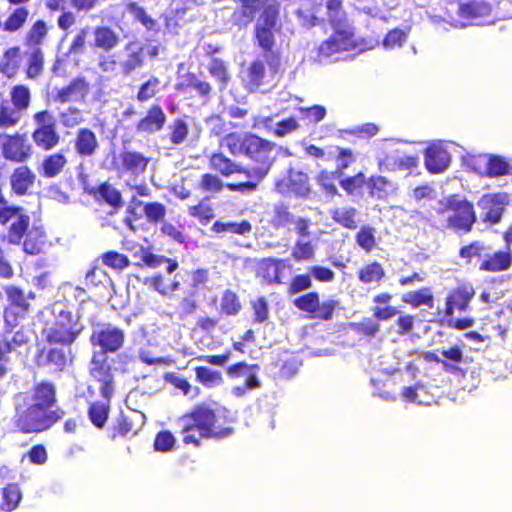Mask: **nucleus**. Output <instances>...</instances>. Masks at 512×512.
Listing matches in <instances>:
<instances>
[{"label":"nucleus","instance_id":"obj_1","mask_svg":"<svg viewBox=\"0 0 512 512\" xmlns=\"http://www.w3.org/2000/svg\"><path fill=\"white\" fill-rule=\"evenodd\" d=\"M13 424L22 434H40L50 430L65 416L58 405L56 385L49 380L34 383L15 396Z\"/></svg>","mask_w":512,"mask_h":512},{"label":"nucleus","instance_id":"obj_2","mask_svg":"<svg viewBox=\"0 0 512 512\" xmlns=\"http://www.w3.org/2000/svg\"><path fill=\"white\" fill-rule=\"evenodd\" d=\"M217 409L210 403L201 402L178 418L179 433L185 445L200 447L204 440H221L234 434L231 421L224 418L219 423Z\"/></svg>","mask_w":512,"mask_h":512},{"label":"nucleus","instance_id":"obj_3","mask_svg":"<svg viewBox=\"0 0 512 512\" xmlns=\"http://www.w3.org/2000/svg\"><path fill=\"white\" fill-rule=\"evenodd\" d=\"M325 6L327 21L334 33L318 48L321 59H329L337 53L351 50L356 46L354 31L348 22L342 0H327Z\"/></svg>","mask_w":512,"mask_h":512},{"label":"nucleus","instance_id":"obj_4","mask_svg":"<svg viewBox=\"0 0 512 512\" xmlns=\"http://www.w3.org/2000/svg\"><path fill=\"white\" fill-rule=\"evenodd\" d=\"M145 64L144 46L137 41L127 42L121 52L102 53L98 56L97 66L103 73L131 76Z\"/></svg>","mask_w":512,"mask_h":512},{"label":"nucleus","instance_id":"obj_5","mask_svg":"<svg viewBox=\"0 0 512 512\" xmlns=\"http://www.w3.org/2000/svg\"><path fill=\"white\" fill-rule=\"evenodd\" d=\"M438 215L449 213L445 218L443 227L456 234L470 233L477 222V214L474 204L460 197L458 194H451L439 201Z\"/></svg>","mask_w":512,"mask_h":512},{"label":"nucleus","instance_id":"obj_6","mask_svg":"<svg viewBox=\"0 0 512 512\" xmlns=\"http://www.w3.org/2000/svg\"><path fill=\"white\" fill-rule=\"evenodd\" d=\"M475 296V289L471 283L462 282L452 287L445 297L444 321L452 329L465 330L474 325L471 317L455 318L456 312H466L470 308L471 301Z\"/></svg>","mask_w":512,"mask_h":512},{"label":"nucleus","instance_id":"obj_7","mask_svg":"<svg viewBox=\"0 0 512 512\" xmlns=\"http://www.w3.org/2000/svg\"><path fill=\"white\" fill-rule=\"evenodd\" d=\"M80 317L69 310H61L50 326L42 329L41 335L49 345L71 347L84 332Z\"/></svg>","mask_w":512,"mask_h":512},{"label":"nucleus","instance_id":"obj_8","mask_svg":"<svg viewBox=\"0 0 512 512\" xmlns=\"http://www.w3.org/2000/svg\"><path fill=\"white\" fill-rule=\"evenodd\" d=\"M393 296L387 291H382L373 296V316L379 321H387L398 316L394 321L395 332L400 336L408 335L415 329L416 316L400 312L396 306L390 305Z\"/></svg>","mask_w":512,"mask_h":512},{"label":"nucleus","instance_id":"obj_9","mask_svg":"<svg viewBox=\"0 0 512 512\" xmlns=\"http://www.w3.org/2000/svg\"><path fill=\"white\" fill-rule=\"evenodd\" d=\"M30 224V216L24 207L9 202L5 206H0V226L6 231L4 239L8 244L20 245Z\"/></svg>","mask_w":512,"mask_h":512},{"label":"nucleus","instance_id":"obj_10","mask_svg":"<svg viewBox=\"0 0 512 512\" xmlns=\"http://www.w3.org/2000/svg\"><path fill=\"white\" fill-rule=\"evenodd\" d=\"M420 151L424 153L425 160H467L468 158L488 157V160H505L498 155H481L473 152H467L466 149L455 142L445 140H433L428 142H418Z\"/></svg>","mask_w":512,"mask_h":512},{"label":"nucleus","instance_id":"obj_11","mask_svg":"<svg viewBox=\"0 0 512 512\" xmlns=\"http://www.w3.org/2000/svg\"><path fill=\"white\" fill-rule=\"evenodd\" d=\"M34 363L39 368L48 369L53 374H62L74 363V354L70 347L49 345L37 349Z\"/></svg>","mask_w":512,"mask_h":512},{"label":"nucleus","instance_id":"obj_12","mask_svg":"<svg viewBox=\"0 0 512 512\" xmlns=\"http://www.w3.org/2000/svg\"><path fill=\"white\" fill-rule=\"evenodd\" d=\"M226 146L233 156H245L253 158L255 156H265L267 152H270L275 144L264 140L256 135L247 134L244 136L236 133L228 134L223 144Z\"/></svg>","mask_w":512,"mask_h":512},{"label":"nucleus","instance_id":"obj_13","mask_svg":"<svg viewBox=\"0 0 512 512\" xmlns=\"http://www.w3.org/2000/svg\"><path fill=\"white\" fill-rule=\"evenodd\" d=\"M292 304L299 311L305 313L308 318L330 321L339 302L334 299H327L321 302L317 291H307L294 298Z\"/></svg>","mask_w":512,"mask_h":512},{"label":"nucleus","instance_id":"obj_14","mask_svg":"<svg viewBox=\"0 0 512 512\" xmlns=\"http://www.w3.org/2000/svg\"><path fill=\"white\" fill-rule=\"evenodd\" d=\"M7 297V306L3 312L4 325L6 332L12 333L21 320L25 319L31 311V304L26 300L24 290L16 285H8L4 287Z\"/></svg>","mask_w":512,"mask_h":512},{"label":"nucleus","instance_id":"obj_15","mask_svg":"<svg viewBox=\"0 0 512 512\" xmlns=\"http://www.w3.org/2000/svg\"><path fill=\"white\" fill-rule=\"evenodd\" d=\"M279 13L275 9H268L260 14L255 21L253 41L263 53H272L276 45V33L280 30Z\"/></svg>","mask_w":512,"mask_h":512},{"label":"nucleus","instance_id":"obj_16","mask_svg":"<svg viewBox=\"0 0 512 512\" xmlns=\"http://www.w3.org/2000/svg\"><path fill=\"white\" fill-rule=\"evenodd\" d=\"M125 331L109 323H97L90 334L89 342L103 354L116 353L125 344Z\"/></svg>","mask_w":512,"mask_h":512},{"label":"nucleus","instance_id":"obj_17","mask_svg":"<svg viewBox=\"0 0 512 512\" xmlns=\"http://www.w3.org/2000/svg\"><path fill=\"white\" fill-rule=\"evenodd\" d=\"M510 202L511 197L507 192L484 193L477 201L482 222L489 225L500 223Z\"/></svg>","mask_w":512,"mask_h":512},{"label":"nucleus","instance_id":"obj_18","mask_svg":"<svg viewBox=\"0 0 512 512\" xmlns=\"http://www.w3.org/2000/svg\"><path fill=\"white\" fill-rule=\"evenodd\" d=\"M440 354L443 358H440L437 352L429 351L425 353L424 359L428 362L441 364L444 372L456 376L465 377L467 374V361L464 357L463 350L458 345H453L447 349H442Z\"/></svg>","mask_w":512,"mask_h":512},{"label":"nucleus","instance_id":"obj_19","mask_svg":"<svg viewBox=\"0 0 512 512\" xmlns=\"http://www.w3.org/2000/svg\"><path fill=\"white\" fill-rule=\"evenodd\" d=\"M259 369L258 364H248L244 361L234 363L226 369V375L229 379L234 380L243 376L246 377L242 385L232 388V394L235 397L241 398L246 395L247 391L261 387V382L258 377Z\"/></svg>","mask_w":512,"mask_h":512},{"label":"nucleus","instance_id":"obj_20","mask_svg":"<svg viewBox=\"0 0 512 512\" xmlns=\"http://www.w3.org/2000/svg\"><path fill=\"white\" fill-rule=\"evenodd\" d=\"M240 7L232 15L233 23L246 27L256 18L257 14H265L270 8L280 12V5L275 0H239Z\"/></svg>","mask_w":512,"mask_h":512},{"label":"nucleus","instance_id":"obj_21","mask_svg":"<svg viewBox=\"0 0 512 512\" xmlns=\"http://www.w3.org/2000/svg\"><path fill=\"white\" fill-rule=\"evenodd\" d=\"M270 223L277 230L288 228L293 224L296 234L300 237H307L310 234L309 220L304 217L295 219L289 205L283 202L274 205Z\"/></svg>","mask_w":512,"mask_h":512},{"label":"nucleus","instance_id":"obj_22","mask_svg":"<svg viewBox=\"0 0 512 512\" xmlns=\"http://www.w3.org/2000/svg\"><path fill=\"white\" fill-rule=\"evenodd\" d=\"M0 154L6 160H25L32 156V145L25 135L0 134Z\"/></svg>","mask_w":512,"mask_h":512},{"label":"nucleus","instance_id":"obj_23","mask_svg":"<svg viewBox=\"0 0 512 512\" xmlns=\"http://www.w3.org/2000/svg\"><path fill=\"white\" fill-rule=\"evenodd\" d=\"M209 280V271L206 268L186 270L174 275L173 281L169 284V293L179 291L185 287L189 290H200Z\"/></svg>","mask_w":512,"mask_h":512},{"label":"nucleus","instance_id":"obj_24","mask_svg":"<svg viewBox=\"0 0 512 512\" xmlns=\"http://www.w3.org/2000/svg\"><path fill=\"white\" fill-rule=\"evenodd\" d=\"M90 376L100 385V393L103 398L110 399L113 394L114 377L111 366L108 364L107 359H98L93 357L91 359V367L89 370Z\"/></svg>","mask_w":512,"mask_h":512},{"label":"nucleus","instance_id":"obj_25","mask_svg":"<svg viewBox=\"0 0 512 512\" xmlns=\"http://www.w3.org/2000/svg\"><path fill=\"white\" fill-rule=\"evenodd\" d=\"M512 267V249H498L485 254L479 263V271L486 273H500Z\"/></svg>","mask_w":512,"mask_h":512},{"label":"nucleus","instance_id":"obj_26","mask_svg":"<svg viewBox=\"0 0 512 512\" xmlns=\"http://www.w3.org/2000/svg\"><path fill=\"white\" fill-rule=\"evenodd\" d=\"M460 17L470 21L471 25H484L491 23L486 18L491 14V6L484 1H471L459 5Z\"/></svg>","mask_w":512,"mask_h":512},{"label":"nucleus","instance_id":"obj_27","mask_svg":"<svg viewBox=\"0 0 512 512\" xmlns=\"http://www.w3.org/2000/svg\"><path fill=\"white\" fill-rule=\"evenodd\" d=\"M90 91V84L84 77H76L61 89L57 90L56 100L61 103L84 101Z\"/></svg>","mask_w":512,"mask_h":512},{"label":"nucleus","instance_id":"obj_28","mask_svg":"<svg viewBox=\"0 0 512 512\" xmlns=\"http://www.w3.org/2000/svg\"><path fill=\"white\" fill-rule=\"evenodd\" d=\"M47 243V234L41 226H29L27 234L23 237L20 245L28 255H38L44 251Z\"/></svg>","mask_w":512,"mask_h":512},{"label":"nucleus","instance_id":"obj_29","mask_svg":"<svg viewBox=\"0 0 512 512\" xmlns=\"http://www.w3.org/2000/svg\"><path fill=\"white\" fill-rule=\"evenodd\" d=\"M284 262V259L263 258L257 263L256 275L267 284H280L282 282L281 269L284 267Z\"/></svg>","mask_w":512,"mask_h":512},{"label":"nucleus","instance_id":"obj_30","mask_svg":"<svg viewBox=\"0 0 512 512\" xmlns=\"http://www.w3.org/2000/svg\"><path fill=\"white\" fill-rule=\"evenodd\" d=\"M166 122V115L162 108L158 105L152 106L147 115L141 119L136 130L139 133L152 134L161 130Z\"/></svg>","mask_w":512,"mask_h":512},{"label":"nucleus","instance_id":"obj_31","mask_svg":"<svg viewBox=\"0 0 512 512\" xmlns=\"http://www.w3.org/2000/svg\"><path fill=\"white\" fill-rule=\"evenodd\" d=\"M119 42V34L108 26H98L93 30L92 46L94 48L110 52L118 46Z\"/></svg>","mask_w":512,"mask_h":512},{"label":"nucleus","instance_id":"obj_32","mask_svg":"<svg viewBox=\"0 0 512 512\" xmlns=\"http://www.w3.org/2000/svg\"><path fill=\"white\" fill-rule=\"evenodd\" d=\"M132 420L123 412H120L108 429L107 436L111 441L123 440L135 436Z\"/></svg>","mask_w":512,"mask_h":512},{"label":"nucleus","instance_id":"obj_33","mask_svg":"<svg viewBox=\"0 0 512 512\" xmlns=\"http://www.w3.org/2000/svg\"><path fill=\"white\" fill-rule=\"evenodd\" d=\"M263 166L259 168H248L243 169L234 162H218L214 165L223 176H230L235 173H245L247 177L255 180L262 179L269 171L270 165L267 162H263Z\"/></svg>","mask_w":512,"mask_h":512},{"label":"nucleus","instance_id":"obj_34","mask_svg":"<svg viewBox=\"0 0 512 512\" xmlns=\"http://www.w3.org/2000/svg\"><path fill=\"white\" fill-rule=\"evenodd\" d=\"M368 193L371 198L386 201L396 192L394 183L384 176H371L367 180Z\"/></svg>","mask_w":512,"mask_h":512},{"label":"nucleus","instance_id":"obj_35","mask_svg":"<svg viewBox=\"0 0 512 512\" xmlns=\"http://www.w3.org/2000/svg\"><path fill=\"white\" fill-rule=\"evenodd\" d=\"M34 181L35 174L27 166H20L10 177L11 189L16 195L23 196L33 186Z\"/></svg>","mask_w":512,"mask_h":512},{"label":"nucleus","instance_id":"obj_36","mask_svg":"<svg viewBox=\"0 0 512 512\" xmlns=\"http://www.w3.org/2000/svg\"><path fill=\"white\" fill-rule=\"evenodd\" d=\"M385 277V268L378 261L367 262L357 271L358 280L365 285L380 284Z\"/></svg>","mask_w":512,"mask_h":512},{"label":"nucleus","instance_id":"obj_37","mask_svg":"<svg viewBox=\"0 0 512 512\" xmlns=\"http://www.w3.org/2000/svg\"><path fill=\"white\" fill-rule=\"evenodd\" d=\"M112 282L110 275L95 260L86 270L84 284L88 289L103 288Z\"/></svg>","mask_w":512,"mask_h":512},{"label":"nucleus","instance_id":"obj_38","mask_svg":"<svg viewBox=\"0 0 512 512\" xmlns=\"http://www.w3.org/2000/svg\"><path fill=\"white\" fill-rule=\"evenodd\" d=\"M110 399L103 401H93L89 403L87 415L92 425L97 429H103L110 414Z\"/></svg>","mask_w":512,"mask_h":512},{"label":"nucleus","instance_id":"obj_39","mask_svg":"<svg viewBox=\"0 0 512 512\" xmlns=\"http://www.w3.org/2000/svg\"><path fill=\"white\" fill-rule=\"evenodd\" d=\"M22 499L19 486L15 483H8L0 489V510L11 512L15 510Z\"/></svg>","mask_w":512,"mask_h":512},{"label":"nucleus","instance_id":"obj_40","mask_svg":"<svg viewBox=\"0 0 512 512\" xmlns=\"http://www.w3.org/2000/svg\"><path fill=\"white\" fill-rule=\"evenodd\" d=\"M285 185L290 192L299 197L308 196L310 193L308 175L301 171L289 170Z\"/></svg>","mask_w":512,"mask_h":512},{"label":"nucleus","instance_id":"obj_41","mask_svg":"<svg viewBox=\"0 0 512 512\" xmlns=\"http://www.w3.org/2000/svg\"><path fill=\"white\" fill-rule=\"evenodd\" d=\"M331 219L341 227L355 230L358 226V211L354 207L334 208L330 211Z\"/></svg>","mask_w":512,"mask_h":512},{"label":"nucleus","instance_id":"obj_42","mask_svg":"<svg viewBox=\"0 0 512 512\" xmlns=\"http://www.w3.org/2000/svg\"><path fill=\"white\" fill-rule=\"evenodd\" d=\"M402 301L412 307L425 305L432 308L434 305V295L431 287L426 286L418 290L409 291L402 295Z\"/></svg>","mask_w":512,"mask_h":512},{"label":"nucleus","instance_id":"obj_43","mask_svg":"<svg viewBox=\"0 0 512 512\" xmlns=\"http://www.w3.org/2000/svg\"><path fill=\"white\" fill-rule=\"evenodd\" d=\"M252 229V224L249 220H242L240 222L215 221L211 227V231L215 234H232L242 236L249 234Z\"/></svg>","mask_w":512,"mask_h":512},{"label":"nucleus","instance_id":"obj_44","mask_svg":"<svg viewBox=\"0 0 512 512\" xmlns=\"http://www.w3.org/2000/svg\"><path fill=\"white\" fill-rule=\"evenodd\" d=\"M209 201L210 197L205 196L196 205L188 208V214L203 226L208 225L215 218V209Z\"/></svg>","mask_w":512,"mask_h":512},{"label":"nucleus","instance_id":"obj_45","mask_svg":"<svg viewBox=\"0 0 512 512\" xmlns=\"http://www.w3.org/2000/svg\"><path fill=\"white\" fill-rule=\"evenodd\" d=\"M176 89L181 92H187L192 89L199 96L206 97L211 92V85L208 82L201 80L195 74L189 73L176 84Z\"/></svg>","mask_w":512,"mask_h":512},{"label":"nucleus","instance_id":"obj_46","mask_svg":"<svg viewBox=\"0 0 512 512\" xmlns=\"http://www.w3.org/2000/svg\"><path fill=\"white\" fill-rule=\"evenodd\" d=\"M133 258L136 260L135 265L143 268H158L162 265L164 255H158L152 252L150 247L140 246L133 252Z\"/></svg>","mask_w":512,"mask_h":512},{"label":"nucleus","instance_id":"obj_47","mask_svg":"<svg viewBox=\"0 0 512 512\" xmlns=\"http://www.w3.org/2000/svg\"><path fill=\"white\" fill-rule=\"evenodd\" d=\"M316 246L311 240L297 239L291 250V256L297 263L311 262L315 259Z\"/></svg>","mask_w":512,"mask_h":512},{"label":"nucleus","instance_id":"obj_48","mask_svg":"<svg viewBox=\"0 0 512 512\" xmlns=\"http://www.w3.org/2000/svg\"><path fill=\"white\" fill-rule=\"evenodd\" d=\"M242 310V303L239 295L231 290L226 289L221 295L220 313L226 316H236Z\"/></svg>","mask_w":512,"mask_h":512},{"label":"nucleus","instance_id":"obj_49","mask_svg":"<svg viewBox=\"0 0 512 512\" xmlns=\"http://www.w3.org/2000/svg\"><path fill=\"white\" fill-rule=\"evenodd\" d=\"M196 381L205 388H214L223 383V376L220 371L213 370L207 366L194 368Z\"/></svg>","mask_w":512,"mask_h":512},{"label":"nucleus","instance_id":"obj_50","mask_svg":"<svg viewBox=\"0 0 512 512\" xmlns=\"http://www.w3.org/2000/svg\"><path fill=\"white\" fill-rule=\"evenodd\" d=\"M95 134L89 129L79 130L76 138L75 147L81 156H91L97 147Z\"/></svg>","mask_w":512,"mask_h":512},{"label":"nucleus","instance_id":"obj_51","mask_svg":"<svg viewBox=\"0 0 512 512\" xmlns=\"http://www.w3.org/2000/svg\"><path fill=\"white\" fill-rule=\"evenodd\" d=\"M376 230L369 225H363L355 234L356 244L366 253H370L376 247Z\"/></svg>","mask_w":512,"mask_h":512},{"label":"nucleus","instance_id":"obj_52","mask_svg":"<svg viewBox=\"0 0 512 512\" xmlns=\"http://www.w3.org/2000/svg\"><path fill=\"white\" fill-rule=\"evenodd\" d=\"M32 138L38 147L51 150L58 144L60 137L56 129H44L34 130Z\"/></svg>","mask_w":512,"mask_h":512},{"label":"nucleus","instance_id":"obj_53","mask_svg":"<svg viewBox=\"0 0 512 512\" xmlns=\"http://www.w3.org/2000/svg\"><path fill=\"white\" fill-rule=\"evenodd\" d=\"M20 64V55L19 48H10L7 50L1 61H0V71L5 74L7 77H12L15 75Z\"/></svg>","mask_w":512,"mask_h":512},{"label":"nucleus","instance_id":"obj_54","mask_svg":"<svg viewBox=\"0 0 512 512\" xmlns=\"http://www.w3.org/2000/svg\"><path fill=\"white\" fill-rule=\"evenodd\" d=\"M22 117V111L8 102L0 106V127L7 129L18 124Z\"/></svg>","mask_w":512,"mask_h":512},{"label":"nucleus","instance_id":"obj_55","mask_svg":"<svg viewBox=\"0 0 512 512\" xmlns=\"http://www.w3.org/2000/svg\"><path fill=\"white\" fill-rule=\"evenodd\" d=\"M98 194L105 203L112 206L114 209H119L123 206L121 192L111 184H101L98 188Z\"/></svg>","mask_w":512,"mask_h":512},{"label":"nucleus","instance_id":"obj_56","mask_svg":"<svg viewBox=\"0 0 512 512\" xmlns=\"http://www.w3.org/2000/svg\"><path fill=\"white\" fill-rule=\"evenodd\" d=\"M102 263L112 269L122 271L130 266V260L127 255L115 250H109L101 255Z\"/></svg>","mask_w":512,"mask_h":512},{"label":"nucleus","instance_id":"obj_57","mask_svg":"<svg viewBox=\"0 0 512 512\" xmlns=\"http://www.w3.org/2000/svg\"><path fill=\"white\" fill-rule=\"evenodd\" d=\"M9 334L6 332V326H4V332L0 333V349L2 350L4 344L7 348H10L9 354L13 352L15 347L23 346L29 342L28 336L22 329L17 330L11 338Z\"/></svg>","mask_w":512,"mask_h":512},{"label":"nucleus","instance_id":"obj_58","mask_svg":"<svg viewBox=\"0 0 512 512\" xmlns=\"http://www.w3.org/2000/svg\"><path fill=\"white\" fill-rule=\"evenodd\" d=\"M313 282L310 273L297 274L293 276L287 286L289 296L299 294L312 288Z\"/></svg>","mask_w":512,"mask_h":512},{"label":"nucleus","instance_id":"obj_59","mask_svg":"<svg viewBox=\"0 0 512 512\" xmlns=\"http://www.w3.org/2000/svg\"><path fill=\"white\" fill-rule=\"evenodd\" d=\"M143 212L149 223L162 222L166 216V207L160 202L143 203Z\"/></svg>","mask_w":512,"mask_h":512},{"label":"nucleus","instance_id":"obj_60","mask_svg":"<svg viewBox=\"0 0 512 512\" xmlns=\"http://www.w3.org/2000/svg\"><path fill=\"white\" fill-rule=\"evenodd\" d=\"M43 70V53L38 47H34L29 54L27 77L30 79L37 78Z\"/></svg>","mask_w":512,"mask_h":512},{"label":"nucleus","instance_id":"obj_61","mask_svg":"<svg viewBox=\"0 0 512 512\" xmlns=\"http://www.w3.org/2000/svg\"><path fill=\"white\" fill-rule=\"evenodd\" d=\"M12 105L25 111L30 104V90L24 85H17L11 90Z\"/></svg>","mask_w":512,"mask_h":512},{"label":"nucleus","instance_id":"obj_62","mask_svg":"<svg viewBox=\"0 0 512 512\" xmlns=\"http://www.w3.org/2000/svg\"><path fill=\"white\" fill-rule=\"evenodd\" d=\"M484 250L485 244L482 241L475 240L459 249V257L464 259L466 264H470L474 257L482 258Z\"/></svg>","mask_w":512,"mask_h":512},{"label":"nucleus","instance_id":"obj_63","mask_svg":"<svg viewBox=\"0 0 512 512\" xmlns=\"http://www.w3.org/2000/svg\"><path fill=\"white\" fill-rule=\"evenodd\" d=\"M367 183L363 172H358L354 176H349L340 180L341 188L348 194L354 195Z\"/></svg>","mask_w":512,"mask_h":512},{"label":"nucleus","instance_id":"obj_64","mask_svg":"<svg viewBox=\"0 0 512 512\" xmlns=\"http://www.w3.org/2000/svg\"><path fill=\"white\" fill-rule=\"evenodd\" d=\"M29 12L24 7H19L9 16L4 23V30L14 32L20 29L26 22Z\"/></svg>","mask_w":512,"mask_h":512}]
</instances>
